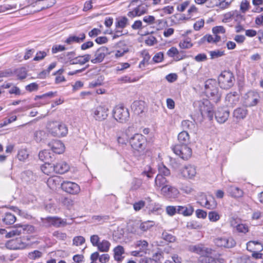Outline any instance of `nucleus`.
Wrapping results in <instances>:
<instances>
[{
	"instance_id": "c756f323",
	"label": "nucleus",
	"mask_w": 263,
	"mask_h": 263,
	"mask_svg": "<svg viewBox=\"0 0 263 263\" xmlns=\"http://www.w3.org/2000/svg\"><path fill=\"white\" fill-rule=\"evenodd\" d=\"M56 173L64 174L69 170V165L65 161H61L54 165Z\"/></svg>"
},
{
	"instance_id": "58836bf2",
	"label": "nucleus",
	"mask_w": 263,
	"mask_h": 263,
	"mask_svg": "<svg viewBox=\"0 0 263 263\" xmlns=\"http://www.w3.org/2000/svg\"><path fill=\"white\" fill-rule=\"evenodd\" d=\"M41 169L43 173L47 175H51L54 172L55 173L54 165L49 162H45L41 166Z\"/></svg>"
},
{
	"instance_id": "052dcab7",
	"label": "nucleus",
	"mask_w": 263,
	"mask_h": 263,
	"mask_svg": "<svg viewBox=\"0 0 263 263\" xmlns=\"http://www.w3.org/2000/svg\"><path fill=\"white\" fill-rule=\"evenodd\" d=\"M139 222H135L132 226H130L129 228V230L130 232L133 234L141 235V232L139 231Z\"/></svg>"
},
{
	"instance_id": "f704fd0d",
	"label": "nucleus",
	"mask_w": 263,
	"mask_h": 263,
	"mask_svg": "<svg viewBox=\"0 0 263 263\" xmlns=\"http://www.w3.org/2000/svg\"><path fill=\"white\" fill-rule=\"evenodd\" d=\"M247 249L250 252H253L256 251H261L262 249V246L258 241H250L247 243Z\"/></svg>"
},
{
	"instance_id": "e2e57ef3",
	"label": "nucleus",
	"mask_w": 263,
	"mask_h": 263,
	"mask_svg": "<svg viewBox=\"0 0 263 263\" xmlns=\"http://www.w3.org/2000/svg\"><path fill=\"white\" fill-rule=\"evenodd\" d=\"M212 32L214 35H219V34H224L226 32L225 28L222 26H218L212 28Z\"/></svg>"
},
{
	"instance_id": "473e14b6",
	"label": "nucleus",
	"mask_w": 263,
	"mask_h": 263,
	"mask_svg": "<svg viewBox=\"0 0 263 263\" xmlns=\"http://www.w3.org/2000/svg\"><path fill=\"white\" fill-rule=\"evenodd\" d=\"M90 55L85 54L83 56L73 57L71 65L80 64L84 65L90 60Z\"/></svg>"
},
{
	"instance_id": "9d476101",
	"label": "nucleus",
	"mask_w": 263,
	"mask_h": 263,
	"mask_svg": "<svg viewBox=\"0 0 263 263\" xmlns=\"http://www.w3.org/2000/svg\"><path fill=\"white\" fill-rule=\"evenodd\" d=\"M61 188L64 192L71 195H77L81 191L79 184L69 181H63L61 183Z\"/></svg>"
},
{
	"instance_id": "e433bc0d",
	"label": "nucleus",
	"mask_w": 263,
	"mask_h": 263,
	"mask_svg": "<svg viewBox=\"0 0 263 263\" xmlns=\"http://www.w3.org/2000/svg\"><path fill=\"white\" fill-rule=\"evenodd\" d=\"M168 181L165 177L157 175L155 180V186L158 188H163V186H166Z\"/></svg>"
},
{
	"instance_id": "6ab92c4d",
	"label": "nucleus",
	"mask_w": 263,
	"mask_h": 263,
	"mask_svg": "<svg viewBox=\"0 0 263 263\" xmlns=\"http://www.w3.org/2000/svg\"><path fill=\"white\" fill-rule=\"evenodd\" d=\"M48 145L54 153L60 154L64 152V145L59 140L53 141L49 143Z\"/></svg>"
},
{
	"instance_id": "a211bd4d",
	"label": "nucleus",
	"mask_w": 263,
	"mask_h": 263,
	"mask_svg": "<svg viewBox=\"0 0 263 263\" xmlns=\"http://www.w3.org/2000/svg\"><path fill=\"white\" fill-rule=\"evenodd\" d=\"M181 173L183 177L186 179H191L195 176L196 170L194 166L187 165L182 168Z\"/></svg>"
},
{
	"instance_id": "9b49d317",
	"label": "nucleus",
	"mask_w": 263,
	"mask_h": 263,
	"mask_svg": "<svg viewBox=\"0 0 263 263\" xmlns=\"http://www.w3.org/2000/svg\"><path fill=\"white\" fill-rule=\"evenodd\" d=\"M215 244L219 247L231 248L236 245V242L232 237H218L214 239Z\"/></svg>"
},
{
	"instance_id": "aec40b11",
	"label": "nucleus",
	"mask_w": 263,
	"mask_h": 263,
	"mask_svg": "<svg viewBox=\"0 0 263 263\" xmlns=\"http://www.w3.org/2000/svg\"><path fill=\"white\" fill-rule=\"evenodd\" d=\"M76 53L74 51L64 52L58 56V60L65 64H71L73 57H75Z\"/></svg>"
},
{
	"instance_id": "864d4df0",
	"label": "nucleus",
	"mask_w": 263,
	"mask_h": 263,
	"mask_svg": "<svg viewBox=\"0 0 263 263\" xmlns=\"http://www.w3.org/2000/svg\"><path fill=\"white\" fill-rule=\"evenodd\" d=\"M15 73L18 79L23 80L26 78L27 70L25 68L21 67L16 70Z\"/></svg>"
},
{
	"instance_id": "bb28decb",
	"label": "nucleus",
	"mask_w": 263,
	"mask_h": 263,
	"mask_svg": "<svg viewBox=\"0 0 263 263\" xmlns=\"http://www.w3.org/2000/svg\"><path fill=\"white\" fill-rule=\"evenodd\" d=\"M129 129H126L124 131H120L117 133V140L119 143L121 144H125L129 141V137L128 133Z\"/></svg>"
},
{
	"instance_id": "603ef678",
	"label": "nucleus",
	"mask_w": 263,
	"mask_h": 263,
	"mask_svg": "<svg viewBox=\"0 0 263 263\" xmlns=\"http://www.w3.org/2000/svg\"><path fill=\"white\" fill-rule=\"evenodd\" d=\"M208 218L210 221L216 222L220 218V215L215 211L209 212Z\"/></svg>"
},
{
	"instance_id": "7c9ffc66",
	"label": "nucleus",
	"mask_w": 263,
	"mask_h": 263,
	"mask_svg": "<svg viewBox=\"0 0 263 263\" xmlns=\"http://www.w3.org/2000/svg\"><path fill=\"white\" fill-rule=\"evenodd\" d=\"M46 220L49 223V226H52L55 227H60L66 224V221L65 220L57 217H48Z\"/></svg>"
},
{
	"instance_id": "2eb2a0df",
	"label": "nucleus",
	"mask_w": 263,
	"mask_h": 263,
	"mask_svg": "<svg viewBox=\"0 0 263 263\" xmlns=\"http://www.w3.org/2000/svg\"><path fill=\"white\" fill-rule=\"evenodd\" d=\"M162 194L165 197L170 198H177L179 194L178 190L173 186L167 185L161 189Z\"/></svg>"
},
{
	"instance_id": "49530a36",
	"label": "nucleus",
	"mask_w": 263,
	"mask_h": 263,
	"mask_svg": "<svg viewBox=\"0 0 263 263\" xmlns=\"http://www.w3.org/2000/svg\"><path fill=\"white\" fill-rule=\"evenodd\" d=\"M155 173V171L149 165H146L143 169L141 175L146 176L147 178H152Z\"/></svg>"
},
{
	"instance_id": "69168bd1",
	"label": "nucleus",
	"mask_w": 263,
	"mask_h": 263,
	"mask_svg": "<svg viewBox=\"0 0 263 263\" xmlns=\"http://www.w3.org/2000/svg\"><path fill=\"white\" fill-rule=\"evenodd\" d=\"M142 180L141 179L135 178L132 181L131 189L133 190H137L140 188Z\"/></svg>"
},
{
	"instance_id": "2f4dec72",
	"label": "nucleus",
	"mask_w": 263,
	"mask_h": 263,
	"mask_svg": "<svg viewBox=\"0 0 263 263\" xmlns=\"http://www.w3.org/2000/svg\"><path fill=\"white\" fill-rule=\"evenodd\" d=\"M228 192L232 197L234 198H240L243 195V191L234 185L229 186L228 188Z\"/></svg>"
},
{
	"instance_id": "a19ab883",
	"label": "nucleus",
	"mask_w": 263,
	"mask_h": 263,
	"mask_svg": "<svg viewBox=\"0 0 263 263\" xmlns=\"http://www.w3.org/2000/svg\"><path fill=\"white\" fill-rule=\"evenodd\" d=\"M178 139L179 144L187 145L190 141V137L188 133L186 131L180 132L178 136Z\"/></svg>"
},
{
	"instance_id": "b1692460",
	"label": "nucleus",
	"mask_w": 263,
	"mask_h": 263,
	"mask_svg": "<svg viewBox=\"0 0 263 263\" xmlns=\"http://www.w3.org/2000/svg\"><path fill=\"white\" fill-rule=\"evenodd\" d=\"M61 178L60 176H54L50 177L47 182L48 187L52 190H55L62 183Z\"/></svg>"
},
{
	"instance_id": "4be33fe9",
	"label": "nucleus",
	"mask_w": 263,
	"mask_h": 263,
	"mask_svg": "<svg viewBox=\"0 0 263 263\" xmlns=\"http://www.w3.org/2000/svg\"><path fill=\"white\" fill-rule=\"evenodd\" d=\"M239 100V96L237 92L229 93L226 97L227 105L230 107H233L236 105Z\"/></svg>"
},
{
	"instance_id": "dca6fc26",
	"label": "nucleus",
	"mask_w": 263,
	"mask_h": 263,
	"mask_svg": "<svg viewBox=\"0 0 263 263\" xmlns=\"http://www.w3.org/2000/svg\"><path fill=\"white\" fill-rule=\"evenodd\" d=\"M108 49L102 46L99 48L95 52V58L92 59L91 62L93 64L100 63L103 61L105 57L108 54Z\"/></svg>"
},
{
	"instance_id": "de8ad7c7",
	"label": "nucleus",
	"mask_w": 263,
	"mask_h": 263,
	"mask_svg": "<svg viewBox=\"0 0 263 263\" xmlns=\"http://www.w3.org/2000/svg\"><path fill=\"white\" fill-rule=\"evenodd\" d=\"M15 220V216L10 213H6L4 217L3 218V221L6 224H12L14 223Z\"/></svg>"
},
{
	"instance_id": "37998d69",
	"label": "nucleus",
	"mask_w": 263,
	"mask_h": 263,
	"mask_svg": "<svg viewBox=\"0 0 263 263\" xmlns=\"http://www.w3.org/2000/svg\"><path fill=\"white\" fill-rule=\"evenodd\" d=\"M128 25V20L125 16L120 17L116 20L115 26L116 28L123 29Z\"/></svg>"
},
{
	"instance_id": "39448f33",
	"label": "nucleus",
	"mask_w": 263,
	"mask_h": 263,
	"mask_svg": "<svg viewBox=\"0 0 263 263\" xmlns=\"http://www.w3.org/2000/svg\"><path fill=\"white\" fill-rule=\"evenodd\" d=\"M146 141V138L140 134H135L129 139L132 147L138 152H142L145 148Z\"/></svg>"
},
{
	"instance_id": "f8f14e48",
	"label": "nucleus",
	"mask_w": 263,
	"mask_h": 263,
	"mask_svg": "<svg viewBox=\"0 0 263 263\" xmlns=\"http://www.w3.org/2000/svg\"><path fill=\"white\" fill-rule=\"evenodd\" d=\"M148 9V5L146 3H142L133 10L128 12L127 15L131 18L139 17L147 13Z\"/></svg>"
},
{
	"instance_id": "423d86ee",
	"label": "nucleus",
	"mask_w": 263,
	"mask_h": 263,
	"mask_svg": "<svg viewBox=\"0 0 263 263\" xmlns=\"http://www.w3.org/2000/svg\"><path fill=\"white\" fill-rule=\"evenodd\" d=\"M112 115L117 121L122 123L126 122L129 118L128 110L121 105H117L114 107Z\"/></svg>"
},
{
	"instance_id": "5fc2aeb1",
	"label": "nucleus",
	"mask_w": 263,
	"mask_h": 263,
	"mask_svg": "<svg viewBox=\"0 0 263 263\" xmlns=\"http://www.w3.org/2000/svg\"><path fill=\"white\" fill-rule=\"evenodd\" d=\"M174 7L172 6H167L164 7L161 9L158 10V11L160 12V14L161 16H164L166 14H172L174 12Z\"/></svg>"
},
{
	"instance_id": "6e6d98bb",
	"label": "nucleus",
	"mask_w": 263,
	"mask_h": 263,
	"mask_svg": "<svg viewBox=\"0 0 263 263\" xmlns=\"http://www.w3.org/2000/svg\"><path fill=\"white\" fill-rule=\"evenodd\" d=\"M159 174L162 176H168L170 175V170L163 164H160L158 166Z\"/></svg>"
},
{
	"instance_id": "4d7b16f0",
	"label": "nucleus",
	"mask_w": 263,
	"mask_h": 263,
	"mask_svg": "<svg viewBox=\"0 0 263 263\" xmlns=\"http://www.w3.org/2000/svg\"><path fill=\"white\" fill-rule=\"evenodd\" d=\"M179 46L182 49L190 48L192 47L193 44L191 43V39L189 38L185 39L183 41H181L179 43Z\"/></svg>"
},
{
	"instance_id": "c85d7f7f",
	"label": "nucleus",
	"mask_w": 263,
	"mask_h": 263,
	"mask_svg": "<svg viewBox=\"0 0 263 263\" xmlns=\"http://www.w3.org/2000/svg\"><path fill=\"white\" fill-rule=\"evenodd\" d=\"M248 113V110L246 107H238L233 111V117L237 120L245 119Z\"/></svg>"
},
{
	"instance_id": "0e129e2a",
	"label": "nucleus",
	"mask_w": 263,
	"mask_h": 263,
	"mask_svg": "<svg viewBox=\"0 0 263 263\" xmlns=\"http://www.w3.org/2000/svg\"><path fill=\"white\" fill-rule=\"evenodd\" d=\"M166 212L168 215L173 216L176 213H178V206H167L166 208Z\"/></svg>"
},
{
	"instance_id": "ddd939ff",
	"label": "nucleus",
	"mask_w": 263,
	"mask_h": 263,
	"mask_svg": "<svg viewBox=\"0 0 263 263\" xmlns=\"http://www.w3.org/2000/svg\"><path fill=\"white\" fill-rule=\"evenodd\" d=\"M258 93L254 91H249L243 97V104L246 107L255 106L259 101Z\"/></svg>"
},
{
	"instance_id": "4468645a",
	"label": "nucleus",
	"mask_w": 263,
	"mask_h": 263,
	"mask_svg": "<svg viewBox=\"0 0 263 263\" xmlns=\"http://www.w3.org/2000/svg\"><path fill=\"white\" fill-rule=\"evenodd\" d=\"M189 250L204 257L211 254L212 251L211 249L207 248L202 244L191 245L189 247Z\"/></svg>"
},
{
	"instance_id": "338daca9",
	"label": "nucleus",
	"mask_w": 263,
	"mask_h": 263,
	"mask_svg": "<svg viewBox=\"0 0 263 263\" xmlns=\"http://www.w3.org/2000/svg\"><path fill=\"white\" fill-rule=\"evenodd\" d=\"M233 11H231L225 13L223 15V18L222 20V22L223 23H229L231 22L233 20Z\"/></svg>"
},
{
	"instance_id": "c9c22d12",
	"label": "nucleus",
	"mask_w": 263,
	"mask_h": 263,
	"mask_svg": "<svg viewBox=\"0 0 263 263\" xmlns=\"http://www.w3.org/2000/svg\"><path fill=\"white\" fill-rule=\"evenodd\" d=\"M221 40V37L219 35H212L211 34H206L201 39L202 43L207 42L209 43H217Z\"/></svg>"
},
{
	"instance_id": "c03bdc74",
	"label": "nucleus",
	"mask_w": 263,
	"mask_h": 263,
	"mask_svg": "<svg viewBox=\"0 0 263 263\" xmlns=\"http://www.w3.org/2000/svg\"><path fill=\"white\" fill-rule=\"evenodd\" d=\"M52 154L49 151L44 149L40 152L39 154V159L43 161H48L52 158Z\"/></svg>"
},
{
	"instance_id": "a18cd8bd",
	"label": "nucleus",
	"mask_w": 263,
	"mask_h": 263,
	"mask_svg": "<svg viewBox=\"0 0 263 263\" xmlns=\"http://www.w3.org/2000/svg\"><path fill=\"white\" fill-rule=\"evenodd\" d=\"M202 263H226L225 260L220 257L214 258L208 255L201 260Z\"/></svg>"
},
{
	"instance_id": "412c9836",
	"label": "nucleus",
	"mask_w": 263,
	"mask_h": 263,
	"mask_svg": "<svg viewBox=\"0 0 263 263\" xmlns=\"http://www.w3.org/2000/svg\"><path fill=\"white\" fill-rule=\"evenodd\" d=\"M201 204L209 210H214L217 207V202L212 196L206 197L205 199L202 200Z\"/></svg>"
},
{
	"instance_id": "f03ea898",
	"label": "nucleus",
	"mask_w": 263,
	"mask_h": 263,
	"mask_svg": "<svg viewBox=\"0 0 263 263\" xmlns=\"http://www.w3.org/2000/svg\"><path fill=\"white\" fill-rule=\"evenodd\" d=\"M205 92L209 98L217 102L221 98L219 92L217 82L215 80L210 79L205 83Z\"/></svg>"
},
{
	"instance_id": "09e8293b",
	"label": "nucleus",
	"mask_w": 263,
	"mask_h": 263,
	"mask_svg": "<svg viewBox=\"0 0 263 263\" xmlns=\"http://www.w3.org/2000/svg\"><path fill=\"white\" fill-rule=\"evenodd\" d=\"M181 125L184 129L189 130L190 132L194 131L196 128L194 123L189 120L183 121Z\"/></svg>"
},
{
	"instance_id": "79ce46f5",
	"label": "nucleus",
	"mask_w": 263,
	"mask_h": 263,
	"mask_svg": "<svg viewBox=\"0 0 263 263\" xmlns=\"http://www.w3.org/2000/svg\"><path fill=\"white\" fill-rule=\"evenodd\" d=\"M166 53L169 57L173 58L176 61H179L183 59V57L179 54L178 49L174 47H171Z\"/></svg>"
},
{
	"instance_id": "7ed1b4c3",
	"label": "nucleus",
	"mask_w": 263,
	"mask_h": 263,
	"mask_svg": "<svg viewBox=\"0 0 263 263\" xmlns=\"http://www.w3.org/2000/svg\"><path fill=\"white\" fill-rule=\"evenodd\" d=\"M218 83L220 87L224 89L231 88L235 82V77L230 71L224 70L218 77Z\"/></svg>"
},
{
	"instance_id": "3c124183",
	"label": "nucleus",
	"mask_w": 263,
	"mask_h": 263,
	"mask_svg": "<svg viewBox=\"0 0 263 263\" xmlns=\"http://www.w3.org/2000/svg\"><path fill=\"white\" fill-rule=\"evenodd\" d=\"M147 208L148 209L149 214H155L157 212L158 213V212L161 210V205L157 203L149 204L147 206Z\"/></svg>"
},
{
	"instance_id": "f257e3e1",
	"label": "nucleus",
	"mask_w": 263,
	"mask_h": 263,
	"mask_svg": "<svg viewBox=\"0 0 263 263\" xmlns=\"http://www.w3.org/2000/svg\"><path fill=\"white\" fill-rule=\"evenodd\" d=\"M48 132L54 137H63L68 134V127L66 125L58 121H51L47 124Z\"/></svg>"
},
{
	"instance_id": "4c0bfd02",
	"label": "nucleus",
	"mask_w": 263,
	"mask_h": 263,
	"mask_svg": "<svg viewBox=\"0 0 263 263\" xmlns=\"http://www.w3.org/2000/svg\"><path fill=\"white\" fill-rule=\"evenodd\" d=\"M154 226V222L153 221H146L142 222H139V231L141 232V234L142 235L144 232L151 229Z\"/></svg>"
},
{
	"instance_id": "680f3d73",
	"label": "nucleus",
	"mask_w": 263,
	"mask_h": 263,
	"mask_svg": "<svg viewBox=\"0 0 263 263\" xmlns=\"http://www.w3.org/2000/svg\"><path fill=\"white\" fill-rule=\"evenodd\" d=\"M85 242V239L82 236H76L73 239V245L79 246Z\"/></svg>"
},
{
	"instance_id": "20e7f679",
	"label": "nucleus",
	"mask_w": 263,
	"mask_h": 263,
	"mask_svg": "<svg viewBox=\"0 0 263 263\" xmlns=\"http://www.w3.org/2000/svg\"><path fill=\"white\" fill-rule=\"evenodd\" d=\"M194 104L198 108L203 117H207L210 120L213 119V107L209 100L204 99L195 102Z\"/></svg>"
},
{
	"instance_id": "1a4fd4ad",
	"label": "nucleus",
	"mask_w": 263,
	"mask_h": 263,
	"mask_svg": "<svg viewBox=\"0 0 263 263\" xmlns=\"http://www.w3.org/2000/svg\"><path fill=\"white\" fill-rule=\"evenodd\" d=\"M28 244L25 241V238L19 237L11 239L6 243V247L10 250H23L28 247Z\"/></svg>"
},
{
	"instance_id": "bf43d9fd",
	"label": "nucleus",
	"mask_w": 263,
	"mask_h": 263,
	"mask_svg": "<svg viewBox=\"0 0 263 263\" xmlns=\"http://www.w3.org/2000/svg\"><path fill=\"white\" fill-rule=\"evenodd\" d=\"M211 59H215L224 55V51L219 50L210 51L209 52Z\"/></svg>"
},
{
	"instance_id": "0eeeda50",
	"label": "nucleus",
	"mask_w": 263,
	"mask_h": 263,
	"mask_svg": "<svg viewBox=\"0 0 263 263\" xmlns=\"http://www.w3.org/2000/svg\"><path fill=\"white\" fill-rule=\"evenodd\" d=\"M172 150L183 160H188L192 154V150L187 145L177 144L172 147Z\"/></svg>"
},
{
	"instance_id": "6e6552de",
	"label": "nucleus",
	"mask_w": 263,
	"mask_h": 263,
	"mask_svg": "<svg viewBox=\"0 0 263 263\" xmlns=\"http://www.w3.org/2000/svg\"><path fill=\"white\" fill-rule=\"evenodd\" d=\"M109 109L105 105H101L94 108L91 110V115L98 121L105 120L108 116Z\"/></svg>"
},
{
	"instance_id": "13d9d810",
	"label": "nucleus",
	"mask_w": 263,
	"mask_h": 263,
	"mask_svg": "<svg viewBox=\"0 0 263 263\" xmlns=\"http://www.w3.org/2000/svg\"><path fill=\"white\" fill-rule=\"evenodd\" d=\"M162 238L168 242H173L176 240V237L167 232H163L162 234Z\"/></svg>"
},
{
	"instance_id": "8fccbe9b",
	"label": "nucleus",
	"mask_w": 263,
	"mask_h": 263,
	"mask_svg": "<svg viewBox=\"0 0 263 263\" xmlns=\"http://www.w3.org/2000/svg\"><path fill=\"white\" fill-rule=\"evenodd\" d=\"M249 226L245 223H240L237 225V228L234 230V231L242 234H246L249 232Z\"/></svg>"
},
{
	"instance_id": "72a5a7b5",
	"label": "nucleus",
	"mask_w": 263,
	"mask_h": 263,
	"mask_svg": "<svg viewBox=\"0 0 263 263\" xmlns=\"http://www.w3.org/2000/svg\"><path fill=\"white\" fill-rule=\"evenodd\" d=\"M194 212V209L192 206L188 205L187 206H178V213L182 214L185 216H189L192 215Z\"/></svg>"
},
{
	"instance_id": "f3484780",
	"label": "nucleus",
	"mask_w": 263,
	"mask_h": 263,
	"mask_svg": "<svg viewBox=\"0 0 263 263\" xmlns=\"http://www.w3.org/2000/svg\"><path fill=\"white\" fill-rule=\"evenodd\" d=\"M229 111L224 108H219L215 112V118L219 123H224L229 117Z\"/></svg>"
},
{
	"instance_id": "5701e85b",
	"label": "nucleus",
	"mask_w": 263,
	"mask_h": 263,
	"mask_svg": "<svg viewBox=\"0 0 263 263\" xmlns=\"http://www.w3.org/2000/svg\"><path fill=\"white\" fill-rule=\"evenodd\" d=\"M29 226L28 225L16 224L15 227L11 230L8 234L7 236L9 237H13L16 235H20L22 233L27 230Z\"/></svg>"
},
{
	"instance_id": "ea45409f",
	"label": "nucleus",
	"mask_w": 263,
	"mask_h": 263,
	"mask_svg": "<svg viewBox=\"0 0 263 263\" xmlns=\"http://www.w3.org/2000/svg\"><path fill=\"white\" fill-rule=\"evenodd\" d=\"M111 246L110 242L105 239L102 240L100 241L98 245L97 246L98 250L101 252H108Z\"/></svg>"
},
{
	"instance_id": "774afa93",
	"label": "nucleus",
	"mask_w": 263,
	"mask_h": 263,
	"mask_svg": "<svg viewBox=\"0 0 263 263\" xmlns=\"http://www.w3.org/2000/svg\"><path fill=\"white\" fill-rule=\"evenodd\" d=\"M198 12V8L195 5H192L187 10V18H189V16L191 18L192 16L196 14Z\"/></svg>"
},
{
	"instance_id": "393cba45",
	"label": "nucleus",
	"mask_w": 263,
	"mask_h": 263,
	"mask_svg": "<svg viewBox=\"0 0 263 263\" xmlns=\"http://www.w3.org/2000/svg\"><path fill=\"white\" fill-rule=\"evenodd\" d=\"M85 39V34L84 33H81L79 35H70L65 41V43L70 45L74 43H80L82 42Z\"/></svg>"
},
{
	"instance_id": "cd10ccee",
	"label": "nucleus",
	"mask_w": 263,
	"mask_h": 263,
	"mask_svg": "<svg viewBox=\"0 0 263 263\" xmlns=\"http://www.w3.org/2000/svg\"><path fill=\"white\" fill-rule=\"evenodd\" d=\"M113 252L115 260L119 262H121L124 257L123 256L125 253L124 248L122 246L119 245L114 249Z\"/></svg>"
},
{
	"instance_id": "a878e982",
	"label": "nucleus",
	"mask_w": 263,
	"mask_h": 263,
	"mask_svg": "<svg viewBox=\"0 0 263 263\" xmlns=\"http://www.w3.org/2000/svg\"><path fill=\"white\" fill-rule=\"evenodd\" d=\"M131 107L135 114L140 115L144 111L145 103L142 101H135L133 103Z\"/></svg>"
}]
</instances>
